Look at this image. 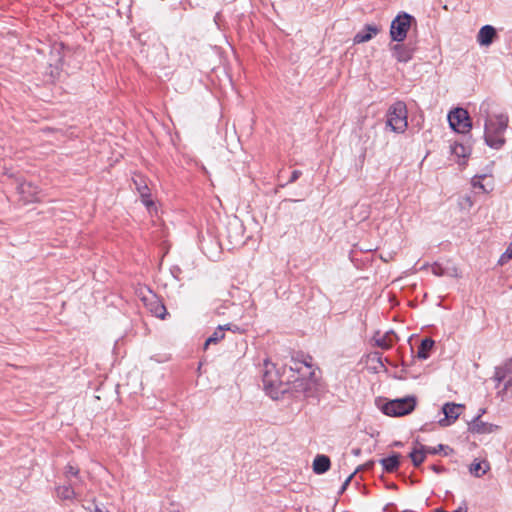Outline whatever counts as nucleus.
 Instances as JSON below:
<instances>
[{"label":"nucleus","mask_w":512,"mask_h":512,"mask_svg":"<svg viewBox=\"0 0 512 512\" xmlns=\"http://www.w3.org/2000/svg\"><path fill=\"white\" fill-rule=\"evenodd\" d=\"M409 458L415 467H419L426 459V453L421 449V443L415 442V447L409 453Z\"/></svg>","instance_id":"nucleus-19"},{"label":"nucleus","mask_w":512,"mask_h":512,"mask_svg":"<svg viewBox=\"0 0 512 512\" xmlns=\"http://www.w3.org/2000/svg\"><path fill=\"white\" fill-rule=\"evenodd\" d=\"M511 385H512V381L511 380L506 381L505 384H504V390H508Z\"/></svg>","instance_id":"nucleus-42"},{"label":"nucleus","mask_w":512,"mask_h":512,"mask_svg":"<svg viewBox=\"0 0 512 512\" xmlns=\"http://www.w3.org/2000/svg\"><path fill=\"white\" fill-rule=\"evenodd\" d=\"M354 476H355V473H352V474H350V475L346 478V480L344 481V483L342 484V486H341V488H340V490H339V492H338L340 495H341V494H343V493L346 491L347 487H348V486H349V484L351 483V481H352V479L354 478Z\"/></svg>","instance_id":"nucleus-36"},{"label":"nucleus","mask_w":512,"mask_h":512,"mask_svg":"<svg viewBox=\"0 0 512 512\" xmlns=\"http://www.w3.org/2000/svg\"><path fill=\"white\" fill-rule=\"evenodd\" d=\"M416 23L414 16L407 12H399L390 25V37L392 41L403 42L412 24Z\"/></svg>","instance_id":"nucleus-5"},{"label":"nucleus","mask_w":512,"mask_h":512,"mask_svg":"<svg viewBox=\"0 0 512 512\" xmlns=\"http://www.w3.org/2000/svg\"><path fill=\"white\" fill-rule=\"evenodd\" d=\"M506 372L504 369L497 367L494 373V380L499 384L505 380Z\"/></svg>","instance_id":"nucleus-32"},{"label":"nucleus","mask_w":512,"mask_h":512,"mask_svg":"<svg viewBox=\"0 0 512 512\" xmlns=\"http://www.w3.org/2000/svg\"><path fill=\"white\" fill-rule=\"evenodd\" d=\"M486 178V175L483 174V175H476L474 176V178L472 179V185L475 187V188H480L482 189L483 191L485 192H488V190L485 188V186L481 183V180L485 179Z\"/></svg>","instance_id":"nucleus-30"},{"label":"nucleus","mask_w":512,"mask_h":512,"mask_svg":"<svg viewBox=\"0 0 512 512\" xmlns=\"http://www.w3.org/2000/svg\"><path fill=\"white\" fill-rule=\"evenodd\" d=\"M301 175H302V172L300 170L292 171L291 176L288 179V181H286L284 183H280L278 185V187L279 188H284L286 185L296 182L300 178Z\"/></svg>","instance_id":"nucleus-29"},{"label":"nucleus","mask_w":512,"mask_h":512,"mask_svg":"<svg viewBox=\"0 0 512 512\" xmlns=\"http://www.w3.org/2000/svg\"><path fill=\"white\" fill-rule=\"evenodd\" d=\"M374 465H375V462L373 460H369L366 463L358 466L353 473L356 474V473H358L360 471H370V470L373 469Z\"/></svg>","instance_id":"nucleus-33"},{"label":"nucleus","mask_w":512,"mask_h":512,"mask_svg":"<svg viewBox=\"0 0 512 512\" xmlns=\"http://www.w3.org/2000/svg\"><path fill=\"white\" fill-rule=\"evenodd\" d=\"M435 345V341L430 337H425L421 340L417 351V357L421 360H426L430 357L431 351Z\"/></svg>","instance_id":"nucleus-17"},{"label":"nucleus","mask_w":512,"mask_h":512,"mask_svg":"<svg viewBox=\"0 0 512 512\" xmlns=\"http://www.w3.org/2000/svg\"><path fill=\"white\" fill-rule=\"evenodd\" d=\"M454 512H468L467 503L463 501V503Z\"/></svg>","instance_id":"nucleus-40"},{"label":"nucleus","mask_w":512,"mask_h":512,"mask_svg":"<svg viewBox=\"0 0 512 512\" xmlns=\"http://www.w3.org/2000/svg\"><path fill=\"white\" fill-rule=\"evenodd\" d=\"M150 310L156 317L160 319H164L167 315L165 305L158 300L151 304Z\"/></svg>","instance_id":"nucleus-24"},{"label":"nucleus","mask_w":512,"mask_h":512,"mask_svg":"<svg viewBox=\"0 0 512 512\" xmlns=\"http://www.w3.org/2000/svg\"><path fill=\"white\" fill-rule=\"evenodd\" d=\"M511 258H512V243L507 248V250L501 255V257L499 259V263L501 265H503V264H505Z\"/></svg>","instance_id":"nucleus-34"},{"label":"nucleus","mask_w":512,"mask_h":512,"mask_svg":"<svg viewBox=\"0 0 512 512\" xmlns=\"http://www.w3.org/2000/svg\"><path fill=\"white\" fill-rule=\"evenodd\" d=\"M62 49H63V44L53 47L52 55L55 57V59H54L53 63H50V66L54 65L57 69L62 66V64H63V55L61 53Z\"/></svg>","instance_id":"nucleus-25"},{"label":"nucleus","mask_w":512,"mask_h":512,"mask_svg":"<svg viewBox=\"0 0 512 512\" xmlns=\"http://www.w3.org/2000/svg\"><path fill=\"white\" fill-rule=\"evenodd\" d=\"M17 190L25 203L36 202L39 200V188L31 182L24 181L19 183Z\"/></svg>","instance_id":"nucleus-11"},{"label":"nucleus","mask_w":512,"mask_h":512,"mask_svg":"<svg viewBox=\"0 0 512 512\" xmlns=\"http://www.w3.org/2000/svg\"><path fill=\"white\" fill-rule=\"evenodd\" d=\"M430 469L435 472L436 474H442V473H445L447 472V469L446 467L442 466V465H437V464H432L430 466Z\"/></svg>","instance_id":"nucleus-38"},{"label":"nucleus","mask_w":512,"mask_h":512,"mask_svg":"<svg viewBox=\"0 0 512 512\" xmlns=\"http://www.w3.org/2000/svg\"><path fill=\"white\" fill-rule=\"evenodd\" d=\"M389 334H390V337L394 336V338H397V335H395L393 332H390Z\"/></svg>","instance_id":"nucleus-46"},{"label":"nucleus","mask_w":512,"mask_h":512,"mask_svg":"<svg viewBox=\"0 0 512 512\" xmlns=\"http://www.w3.org/2000/svg\"><path fill=\"white\" fill-rule=\"evenodd\" d=\"M393 445H394V446H396V447H401V446H402V443H401V442H399V441H396V442H394V444H393Z\"/></svg>","instance_id":"nucleus-44"},{"label":"nucleus","mask_w":512,"mask_h":512,"mask_svg":"<svg viewBox=\"0 0 512 512\" xmlns=\"http://www.w3.org/2000/svg\"><path fill=\"white\" fill-rule=\"evenodd\" d=\"M388 489L396 490L398 486L395 483H390L386 486Z\"/></svg>","instance_id":"nucleus-43"},{"label":"nucleus","mask_w":512,"mask_h":512,"mask_svg":"<svg viewBox=\"0 0 512 512\" xmlns=\"http://www.w3.org/2000/svg\"><path fill=\"white\" fill-rule=\"evenodd\" d=\"M390 50L392 52V56L398 62L407 63L413 58L416 51V44L412 42H397V44L391 46Z\"/></svg>","instance_id":"nucleus-8"},{"label":"nucleus","mask_w":512,"mask_h":512,"mask_svg":"<svg viewBox=\"0 0 512 512\" xmlns=\"http://www.w3.org/2000/svg\"><path fill=\"white\" fill-rule=\"evenodd\" d=\"M416 405V396L408 395L403 398L386 401L380 409L387 416L402 417L411 414L415 410Z\"/></svg>","instance_id":"nucleus-3"},{"label":"nucleus","mask_w":512,"mask_h":512,"mask_svg":"<svg viewBox=\"0 0 512 512\" xmlns=\"http://www.w3.org/2000/svg\"><path fill=\"white\" fill-rule=\"evenodd\" d=\"M486 412L485 409H480L479 411V414L477 416H475L469 423H468V430L471 432V433H476V434H487V433H492L494 432L498 426L497 425H494V424H491V423H487V422H483L481 420V416Z\"/></svg>","instance_id":"nucleus-10"},{"label":"nucleus","mask_w":512,"mask_h":512,"mask_svg":"<svg viewBox=\"0 0 512 512\" xmlns=\"http://www.w3.org/2000/svg\"><path fill=\"white\" fill-rule=\"evenodd\" d=\"M77 487V482H68L65 485H60L56 487V495L61 500L73 501L76 499L77 493L75 488Z\"/></svg>","instance_id":"nucleus-14"},{"label":"nucleus","mask_w":512,"mask_h":512,"mask_svg":"<svg viewBox=\"0 0 512 512\" xmlns=\"http://www.w3.org/2000/svg\"><path fill=\"white\" fill-rule=\"evenodd\" d=\"M449 277H458L459 276V270L456 266H448L446 267V275Z\"/></svg>","instance_id":"nucleus-37"},{"label":"nucleus","mask_w":512,"mask_h":512,"mask_svg":"<svg viewBox=\"0 0 512 512\" xmlns=\"http://www.w3.org/2000/svg\"><path fill=\"white\" fill-rule=\"evenodd\" d=\"M225 330H230V326L228 324L224 326H218L213 334L206 339L204 348L206 349L210 344H216L220 340L224 339Z\"/></svg>","instance_id":"nucleus-20"},{"label":"nucleus","mask_w":512,"mask_h":512,"mask_svg":"<svg viewBox=\"0 0 512 512\" xmlns=\"http://www.w3.org/2000/svg\"><path fill=\"white\" fill-rule=\"evenodd\" d=\"M450 152L452 155L456 156L459 159H467L471 154V148L469 146H465L462 143L455 141L450 145ZM465 163V161H463Z\"/></svg>","instance_id":"nucleus-18"},{"label":"nucleus","mask_w":512,"mask_h":512,"mask_svg":"<svg viewBox=\"0 0 512 512\" xmlns=\"http://www.w3.org/2000/svg\"><path fill=\"white\" fill-rule=\"evenodd\" d=\"M169 512H180V511H178V510H172V511H169Z\"/></svg>","instance_id":"nucleus-47"},{"label":"nucleus","mask_w":512,"mask_h":512,"mask_svg":"<svg viewBox=\"0 0 512 512\" xmlns=\"http://www.w3.org/2000/svg\"><path fill=\"white\" fill-rule=\"evenodd\" d=\"M400 457L401 455L399 453H393L386 458H382L379 462L385 472L394 473L400 467Z\"/></svg>","instance_id":"nucleus-16"},{"label":"nucleus","mask_w":512,"mask_h":512,"mask_svg":"<svg viewBox=\"0 0 512 512\" xmlns=\"http://www.w3.org/2000/svg\"><path fill=\"white\" fill-rule=\"evenodd\" d=\"M509 117L497 114L486 119L484 124V141L492 149L500 150L506 143L504 133L508 127Z\"/></svg>","instance_id":"nucleus-2"},{"label":"nucleus","mask_w":512,"mask_h":512,"mask_svg":"<svg viewBox=\"0 0 512 512\" xmlns=\"http://www.w3.org/2000/svg\"><path fill=\"white\" fill-rule=\"evenodd\" d=\"M447 118L450 128L457 133L466 134L472 129V120L468 111L464 108L457 107L451 110Z\"/></svg>","instance_id":"nucleus-6"},{"label":"nucleus","mask_w":512,"mask_h":512,"mask_svg":"<svg viewBox=\"0 0 512 512\" xmlns=\"http://www.w3.org/2000/svg\"><path fill=\"white\" fill-rule=\"evenodd\" d=\"M464 408L465 406L463 404H456L452 402L445 403L442 407V412L445 415V417L439 420V424L441 426L451 425L459 418L461 411Z\"/></svg>","instance_id":"nucleus-9"},{"label":"nucleus","mask_w":512,"mask_h":512,"mask_svg":"<svg viewBox=\"0 0 512 512\" xmlns=\"http://www.w3.org/2000/svg\"><path fill=\"white\" fill-rule=\"evenodd\" d=\"M331 467V460L327 455L318 454L313 460L312 468L315 474L321 475L326 473Z\"/></svg>","instance_id":"nucleus-15"},{"label":"nucleus","mask_w":512,"mask_h":512,"mask_svg":"<svg viewBox=\"0 0 512 512\" xmlns=\"http://www.w3.org/2000/svg\"><path fill=\"white\" fill-rule=\"evenodd\" d=\"M380 27L375 24H366L364 27L355 34L353 38L354 44H360L370 41L380 32Z\"/></svg>","instance_id":"nucleus-13"},{"label":"nucleus","mask_w":512,"mask_h":512,"mask_svg":"<svg viewBox=\"0 0 512 512\" xmlns=\"http://www.w3.org/2000/svg\"><path fill=\"white\" fill-rule=\"evenodd\" d=\"M289 369L293 373L292 390L302 394L304 398H316L319 392V384L315 378V372L312 370L311 362L307 359L292 357Z\"/></svg>","instance_id":"nucleus-1"},{"label":"nucleus","mask_w":512,"mask_h":512,"mask_svg":"<svg viewBox=\"0 0 512 512\" xmlns=\"http://www.w3.org/2000/svg\"><path fill=\"white\" fill-rule=\"evenodd\" d=\"M142 203L147 207V209L150 211L152 208L155 207V203L151 198V192L150 190L147 192H144L140 195Z\"/></svg>","instance_id":"nucleus-28"},{"label":"nucleus","mask_w":512,"mask_h":512,"mask_svg":"<svg viewBox=\"0 0 512 512\" xmlns=\"http://www.w3.org/2000/svg\"><path fill=\"white\" fill-rule=\"evenodd\" d=\"M384 511H394L397 512V507L394 503H388L383 509Z\"/></svg>","instance_id":"nucleus-39"},{"label":"nucleus","mask_w":512,"mask_h":512,"mask_svg":"<svg viewBox=\"0 0 512 512\" xmlns=\"http://www.w3.org/2000/svg\"><path fill=\"white\" fill-rule=\"evenodd\" d=\"M407 106L403 101L393 103L386 114V126L395 133H404L407 129Z\"/></svg>","instance_id":"nucleus-4"},{"label":"nucleus","mask_w":512,"mask_h":512,"mask_svg":"<svg viewBox=\"0 0 512 512\" xmlns=\"http://www.w3.org/2000/svg\"><path fill=\"white\" fill-rule=\"evenodd\" d=\"M284 201H289V202H299L300 200H296V199H285Z\"/></svg>","instance_id":"nucleus-45"},{"label":"nucleus","mask_w":512,"mask_h":512,"mask_svg":"<svg viewBox=\"0 0 512 512\" xmlns=\"http://www.w3.org/2000/svg\"><path fill=\"white\" fill-rule=\"evenodd\" d=\"M376 346L388 350L392 346V339L390 337L389 333H386L385 335L381 336L380 338L375 339Z\"/></svg>","instance_id":"nucleus-26"},{"label":"nucleus","mask_w":512,"mask_h":512,"mask_svg":"<svg viewBox=\"0 0 512 512\" xmlns=\"http://www.w3.org/2000/svg\"><path fill=\"white\" fill-rule=\"evenodd\" d=\"M132 181L135 185L136 190L141 195L144 192L149 191V187L147 185V180L143 175L137 174L132 178Z\"/></svg>","instance_id":"nucleus-23"},{"label":"nucleus","mask_w":512,"mask_h":512,"mask_svg":"<svg viewBox=\"0 0 512 512\" xmlns=\"http://www.w3.org/2000/svg\"><path fill=\"white\" fill-rule=\"evenodd\" d=\"M263 387L266 393L273 399H277L280 393L285 390L282 389V380L272 366L268 368V363H265V371L262 375Z\"/></svg>","instance_id":"nucleus-7"},{"label":"nucleus","mask_w":512,"mask_h":512,"mask_svg":"<svg viewBox=\"0 0 512 512\" xmlns=\"http://www.w3.org/2000/svg\"><path fill=\"white\" fill-rule=\"evenodd\" d=\"M80 469L77 466H74L72 464H67L64 469V475L67 478L68 482L71 481V478L74 477L76 480L74 482H77V485L82 482V479L80 477Z\"/></svg>","instance_id":"nucleus-22"},{"label":"nucleus","mask_w":512,"mask_h":512,"mask_svg":"<svg viewBox=\"0 0 512 512\" xmlns=\"http://www.w3.org/2000/svg\"><path fill=\"white\" fill-rule=\"evenodd\" d=\"M432 273L436 276H445L446 275V267L435 262L432 265Z\"/></svg>","instance_id":"nucleus-31"},{"label":"nucleus","mask_w":512,"mask_h":512,"mask_svg":"<svg viewBox=\"0 0 512 512\" xmlns=\"http://www.w3.org/2000/svg\"><path fill=\"white\" fill-rule=\"evenodd\" d=\"M351 453H352L354 456L358 457V456H360V455H361L362 450H361V448L356 447V448H353V449L351 450Z\"/></svg>","instance_id":"nucleus-41"},{"label":"nucleus","mask_w":512,"mask_h":512,"mask_svg":"<svg viewBox=\"0 0 512 512\" xmlns=\"http://www.w3.org/2000/svg\"><path fill=\"white\" fill-rule=\"evenodd\" d=\"M498 37L497 30L492 25H484L477 34V42L480 46L489 47Z\"/></svg>","instance_id":"nucleus-12"},{"label":"nucleus","mask_w":512,"mask_h":512,"mask_svg":"<svg viewBox=\"0 0 512 512\" xmlns=\"http://www.w3.org/2000/svg\"><path fill=\"white\" fill-rule=\"evenodd\" d=\"M446 448L449 449V446L439 444L436 447H431V446H426V445L421 444V449L425 451L426 455L427 454L436 455ZM450 451H452L451 448H450Z\"/></svg>","instance_id":"nucleus-27"},{"label":"nucleus","mask_w":512,"mask_h":512,"mask_svg":"<svg viewBox=\"0 0 512 512\" xmlns=\"http://www.w3.org/2000/svg\"><path fill=\"white\" fill-rule=\"evenodd\" d=\"M87 509L90 511V512H109L108 510H104V507L97 504L96 502H92L88 507Z\"/></svg>","instance_id":"nucleus-35"},{"label":"nucleus","mask_w":512,"mask_h":512,"mask_svg":"<svg viewBox=\"0 0 512 512\" xmlns=\"http://www.w3.org/2000/svg\"><path fill=\"white\" fill-rule=\"evenodd\" d=\"M490 469V465L488 462L483 461H477L474 460V462L470 465L469 471L472 475L479 478L482 477L484 474L487 473V471Z\"/></svg>","instance_id":"nucleus-21"}]
</instances>
